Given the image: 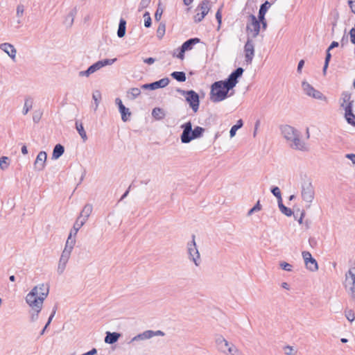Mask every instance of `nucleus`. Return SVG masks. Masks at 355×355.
Segmentation results:
<instances>
[{
    "label": "nucleus",
    "instance_id": "f257e3e1",
    "mask_svg": "<svg viewBox=\"0 0 355 355\" xmlns=\"http://www.w3.org/2000/svg\"><path fill=\"white\" fill-rule=\"evenodd\" d=\"M243 73L241 67L237 68L233 71L225 80L215 82L212 84L210 92V99L214 103H217L225 100L229 91L234 87L238 83V78Z\"/></svg>",
    "mask_w": 355,
    "mask_h": 355
},
{
    "label": "nucleus",
    "instance_id": "f03ea898",
    "mask_svg": "<svg viewBox=\"0 0 355 355\" xmlns=\"http://www.w3.org/2000/svg\"><path fill=\"white\" fill-rule=\"evenodd\" d=\"M49 293V286L45 284L35 286L26 295L25 301L31 309H42L43 304Z\"/></svg>",
    "mask_w": 355,
    "mask_h": 355
},
{
    "label": "nucleus",
    "instance_id": "7ed1b4c3",
    "mask_svg": "<svg viewBox=\"0 0 355 355\" xmlns=\"http://www.w3.org/2000/svg\"><path fill=\"white\" fill-rule=\"evenodd\" d=\"M281 132L290 148L303 152L309 150V145L301 139L300 132L295 128L284 125L281 127Z\"/></svg>",
    "mask_w": 355,
    "mask_h": 355
},
{
    "label": "nucleus",
    "instance_id": "20e7f679",
    "mask_svg": "<svg viewBox=\"0 0 355 355\" xmlns=\"http://www.w3.org/2000/svg\"><path fill=\"white\" fill-rule=\"evenodd\" d=\"M74 245H73L72 241H67L64 250H62L60 257L58 261L57 272L58 275H62L66 269L67 263L71 257L72 250Z\"/></svg>",
    "mask_w": 355,
    "mask_h": 355
},
{
    "label": "nucleus",
    "instance_id": "39448f33",
    "mask_svg": "<svg viewBox=\"0 0 355 355\" xmlns=\"http://www.w3.org/2000/svg\"><path fill=\"white\" fill-rule=\"evenodd\" d=\"M301 196L302 200L309 203V207L315 198V189L311 178H306L301 184Z\"/></svg>",
    "mask_w": 355,
    "mask_h": 355
},
{
    "label": "nucleus",
    "instance_id": "423d86ee",
    "mask_svg": "<svg viewBox=\"0 0 355 355\" xmlns=\"http://www.w3.org/2000/svg\"><path fill=\"white\" fill-rule=\"evenodd\" d=\"M191 237V241L187 243V254L189 260L198 267L201 263V257L196 243V236L193 234Z\"/></svg>",
    "mask_w": 355,
    "mask_h": 355
},
{
    "label": "nucleus",
    "instance_id": "0eeeda50",
    "mask_svg": "<svg viewBox=\"0 0 355 355\" xmlns=\"http://www.w3.org/2000/svg\"><path fill=\"white\" fill-rule=\"evenodd\" d=\"M180 128L182 129V132L180 135V139L182 144H189L192 140L196 139L191 121L182 124Z\"/></svg>",
    "mask_w": 355,
    "mask_h": 355
},
{
    "label": "nucleus",
    "instance_id": "6e6552de",
    "mask_svg": "<svg viewBox=\"0 0 355 355\" xmlns=\"http://www.w3.org/2000/svg\"><path fill=\"white\" fill-rule=\"evenodd\" d=\"M180 94L185 96L186 101L189 103L190 107L194 112H196L199 108V96L193 91L178 90Z\"/></svg>",
    "mask_w": 355,
    "mask_h": 355
},
{
    "label": "nucleus",
    "instance_id": "1a4fd4ad",
    "mask_svg": "<svg viewBox=\"0 0 355 355\" xmlns=\"http://www.w3.org/2000/svg\"><path fill=\"white\" fill-rule=\"evenodd\" d=\"M210 8V0H202L196 9L194 21L196 22L201 21L205 18V17L208 14Z\"/></svg>",
    "mask_w": 355,
    "mask_h": 355
},
{
    "label": "nucleus",
    "instance_id": "9d476101",
    "mask_svg": "<svg viewBox=\"0 0 355 355\" xmlns=\"http://www.w3.org/2000/svg\"><path fill=\"white\" fill-rule=\"evenodd\" d=\"M250 22L247 24L248 37L253 39L255 38L259 33L261 26L257 17L251 15L249 17Z\"/></svg>",
    "mask_w": 355,
    "mask_h": 355
},
{
    "label": "nucleus",
    "instance_id": "9b49d317",
    "mask_svg": "<svg viewBox=\"0 0 355 355\" xmlns=\"http://www.w3.org/2000/svg\"><path fill=\"white\" fill-rule=\"evenodd\" d=\"M302 87L304 92L307 96L318 100L327 101V97L322 92L313 88L309 83L303 81Z\"/></svg>",
    "mask_w": 355,
    "mask_h": 355
},
{
    "label": "nucleus",
    "instance_id": "f8f14e48",
    "mask_svg": "<svg viewBox=\"0 0 355 355\" xmlns=\"http://www.w3.org/2000/svg\"><path fill=\"white\" fill-rule=\"evenodd\" d=\"M199 42L200 39L198 38H191L182 44L179 49L177 50L179 51L178 54H176L175 52H174L173 56H176L178 58L183 60L184 58L185 51L191 50L193 46Z\"/></svg>",
    "mask_w": 355,
    "mask_h": 355
},
{
    "label": "nucleus",
    "instance_id": "ddd939ff",
    "mask_svg": "<svg viewBox=\"0 0 355 355\" xmlns=\"http://www.w3.org/2000/svg\"><path fill=\"white\" fill-rule=\"evenodd\" d=\"M303 259L304 261V263L306 268L311 271L315 272L318 270V265L316 260L313 258L311 254L308 251H304L302 253Z\"/></svg>",
    "mask_w": 355,
    "mask_h": 355
},
{
    "label": "nucleus",
    "instance_id": "4468645a",
    "mask_svg": "<svg viewBox=\"0 0 355 355\" xmlns=\"http://www.w3.org/2000/svg\"><path fill=\"white\" fill-rule=\"evenodd\" d=\"M245 59L248 64H251L254 55V44L252 39L248 37L244 46Z\"/></svg>",
    "mask_w": 355,
    "mask_h": 355
},
{
    "label": "nucleus",
    "instance_id": "2eb2a0df",
    "mask_svg": "<svg viewBox=\"0 0 355 355\" xmlns=\"http://www.w3.org/2000/svg\"><path fill=\"white\" fill-rule=\"evenodd\" d=\"M339 103L343 110H346L349 107L353 108L354 101L352 99V94L348 92H343L339 99Z\"/></svg>",
    "mask_w": 355,
    "mask_h": 355
},
{
    "label": "nucleus",
    "instance_id": "dca6fc26",
    "mask_svg": "<svg viewBox=\"0 0 355 355\" xmlns=\"http://www.w3.org/2000/svg\"><path fill=\"white\" fill-rule=\"evenodd\" d=\"M47 154L45 151H40L34 162V169L37 171H42L46 166Z\"/></svg>",
    "mask_w": 355,
    "mask_h": 355
},
{
    "label": "nucleus",
    "instance_id": "f3484780",
    "mask_svg": "<svg viewBox=\"0 0 355 355\" xmlns=\"http://www.w3.org/2000/svg\"><path fill=\"white\" fill-rule=\"evenodd\" d=\"M85 223L84 220H80V218H77L73 224V228L71 230L67 241H72L73 245L76 243V236L78 230L84 225Z\"/></svg>",
    "mask_w": 355,
    "mask_h": 355
},
{
    "label": "nucleus",
    "instance_id": "a211bd4d",
    "mask_svg": "<svg viewBox=\"0 0 355 355\" xmlns=\"http://www.w3.org/2000/svg\"><path fill=\"white\" fill-rule=\"evenodd\" d=\"M0 49L6 53L12 60H15L17 50L15 46L10 43H2L0 44Z\"/></svg>",
    "mask_w": 355,
    "mask_h": 355
},
{
    "label": "nucleus",
    "instance_id": "6ab92c4d",
    "mask_svg": "<svg viewBox=\"0 0 355 355\" xmlns=\"http://www.w3.org/2000/svg\"><path fill=\"white\" fill-rule=\"evenodd\" d=\"M92 210V205L91 204H86L77 218H80V220H84V223H86L89 216L91 215Z\"/></svg>",
    "mask_w": 355,
    "mask_h": 355
},
{
    "label": "nucleus",
    "instance_id": "aec40b11",
    "mask_svg": "<svg viewBox=\"0 0 355 355\" xmlns=\"http://www.w3.org/2000/svg\"><path fill=\"white\" fill-rule=\"evenodd\" d=\"M216 344L218 347V349L224 354H227V350L228 347H230L232 343H230L226 339H225L223 336H220L216 340Z\"/></svg>",
    "mask_w": 355,
    "mask_h": 355
},
{
    "label": "nucleus",
    "instance_id": "412c9836",
    "mask_svg": "<svg viewBox=\"0 0 355 355\" xmlns=\"http://www.w3.org/2000/svg\"><path fill=\"white\" fill-rule=\"evenodd\" d=\"M153 331L147 330L133 337L130 342L150 339L153 337Z\"/></svg>",
    "mask_w": 355,
    "mask_h": 355
},
{
    "label": "nucleus",
    "instance_id": "4be33fe9",
    "mask_svg": "<svg viewBox=\"0 0 355 355\" xmlns=\"http://www.w3.org/2000/svg\"><path fill=\"white\" fill-rule=\"evenodd\" d=\"M34 100L31 96H26L24 99V104L22 109V114L26 115L33 108Z\"/></svg>",
    "mask_w": 355,
    "mask_h": 355
},
{
    "label": "nucleus",
    "instance_id": "5701e85b",
    "mask_svg": "<svg viewBox=\"0 0 355 355\" xmlns=\"http://www.w3.org/2000/svg\"><path fill=\"white\" fill-rule=\"evenodd\" d=\"M121 334L116 332H107L105 338V342L108 344H113L116 343L120 338Z\"/></svg>",
    "mask_w": 355,
    "mask_h": 355
},
{
    "label": "nucleus",
    "instance_id": "b1692460",
    "mask_svg": "<svg viewBox=\"0 0 355 355\" xmlns=\"http://www.w3.org/2000/svg\"><path fill=\"white\" fill-rule=\"evenodd\" d=\"M169 83V79L168 78H164L158 81H155L151 83L152 90L157 89L158 88H163L167 86Z\"/></svg>",
    "mask_w": 355,
    "mask_h": 355
},
{
    "label": "nucleus",
    "instance_id": "393cba45",
    "mask_svg": "<svg viewBox=\"0 0 355 355\" xmlns=\"http://www.w3.org/2000/svg\"><path fill=\"white\" fill-rule=\"evenodd\" d=\"M345 111V118L347 121V122L355 126V115L352 112V108H349L344 110Z\"/></svg>",
    "mask_w": 355,
    "mask_h": 355
},
{
    "label": "nucleus",
    "instance_id": "a878e982",
    "mask_svg": "<svg viewBox=\"0 0 355 355\" xmlns=\"http://www.w3.org/2000/svg\"><path fill=\"white\" fill-rule=\"evenodd\" d=\"M64 152V148L61 144H57L53 148L52 159H58Z\"/></svg>",
    "mask_w": 355,
    "mask_h": 355
},
{
    "label": "nucleus",
    "instance_id": "bb28decb",
    "mask_svg": "<svg viewBox=\"0 0 355 355\" xmlns=\"http://www.w3.org/2000/svg\"><path fill=\"white\" fill-rule=\"evenodd\" d=\"M270 7V3L268 1H266L264 3H263L259 9V19L263 20L265 18V15L268 10V9Z\"/></svg>",
    "mask_w": 355,
    "mask_h": 355
},
{
    "label": "nucleus",
    "instance_id": "cd10ccee",
    "mask_svg": "<svg viewBox=\"0 0 355 355\" xmlns=\"http://www.w3.org/2000/svg\"><path fill=\"white\" fill-rule=\"evenodd\" d=\"M76 128L78 132V134L80 135V136L81 137V138L83 139V141H85L87 140V134H86V132L83 128V125L81 123H79L78 121H76Z\"/></svg>",
    "mask_w": 355,
    "mask_h": 355
},
{
    "label": "nucleus",
    "instance_id": "c85d7f7f",
    "mask_svg": "<svg viewBox=\"0 0 355 355\" xmlns=\"http://www.w3.org/2000/svg\"><path fill=\"white\" fill-rule=\"evenodd\" d=\"M119 110L121 114L122 121L124 122L128 121L130 119V116L131 115V112H130L129 109L123 106L119 109Z\"/></svg>",
    "mask_w": 355,
    "mask_h": 355
},
{
    "label": "nucleus",
    "instance_id": "c756f323",
    "mask_svg": "<svg viewBox=\"0 0 355 355\" xmlns=\"http://www.w3.org/2000/svg\"><path fill=\"white\" fill-rule=\"evenodd\" d=\"M125 25L126 21L123 19H121L117 31V35L119 37H123L125 34Z\"/></svg>",
    "mask_w": 355,
    "mask_h": 355
},
{
    "label": "nucleus",
    "instance_id": "7c9ffc66",
    "mask_svg": "<svg viewBox=\"0 0 355 355\" xmlns=\"http://www.w3.org/2000/svg\"><path fill=\"white\" fill-rule=\"evenodd\" d=\"M152 116L157 120H161L164 117L165 114L161 108L155 107L152 111Z\"/></svg>",
    "mask_w": 355,
    "mask_h": 355
},
{
    "label": "nucleus",
    "instance_id": "2f4dec72",
    "mask_svg": "<svg viewBox=\"0 0 355 355\" xmlns=\"http://www.w3.org/2000/svg\"><path fill=\"white\" fill-rule=\"evenodd\" d=\"M141 94L140 89L137 87H133L129 89L128 92V97L130 99H135L137 98Z\"/></svg>",
    "mask_w": 355,
    "mask_h": 355
},
{
    "label": "nucleus",
    "instance_id": "473e14b6",
    "mask_svg": "<svg viewBox=\"0 0 355 355\" xmlns=\"http://www.w3.org/2000/svg\"><path fill=\"white\" fill-rule=\"evenodd\" d=\"M171 76L179 82H184L186 80V75L182 71H174L171 73Z\"/></svg>",
    "mask_w": 355,
    "mask_h": 355
},
{
    "label": "nucleus",
    "instance_id": "72a5a7b5",
    "mask_svg": "<svg viewBox=\"0 0 355 355\" xmlns=\"http://www.w3.org/2000/svg\"><path fill=\"white\" fill-rule=\"evenodd\" d=\"M92 98L94 101L95 107H94V111H96L99 105L101 99V94L99 91L96 90L93 92L92 94Z\"/></svg>",
    "mask_w": 355,
    "mask_h": 355
},
{
    "label": "nucleus",
    "instance_id": "f704fd0d",
    "mask_svg": "<svg viewBox=\"0 0 355 355\" xmlns=\"http://www.w3.org/2000/svg\"><path fill=\"white\" fill-rule=\"evenodd\" d=\"M278 206L281 212L284 215L287 216H291L293 214V211L290 208H288L286 206H284L282 201H279L278 202Z\"/></svg>",
    "mask_w": 355,
    "mask_h": 355
},
{
    "label": "nucleus",
    "instance_id": "c9c22d12",
    "mask_svg": "<svg viewBox=\"0 0 355 355\" xmlns=\"http://www.w3.org/2000/svg\"><path fill=\"white\" fill-rule=\"evenodd\" d=\"M10 165V159L6 156L0 157V168L1 170H6Z\"/></svg>",
    "mask_w": 355,
    "mask_h": 355
},
{
    "label": "nucleus",
    "instance_id": "e433bc0d",
    "mask_svg": "<svg viewBox=\"0 0 355 355\" xmlns=\"http://www.w3.org/2000/svg\"><path fill=\"white\" fill-rule=\"evenodd\" d=\"M41 311L42 309H31L29 311L30 321L32 322L37 321L39 318V313Z\"/></svg>",
    "mask_w": 355,
    "mask_h": 355
},
{
    "label": "nucleus",
    "instance_id": "4c0bfd02",
    "mask_svg": "<svg viewBox=\"0 0 355 355\" xmlns=\"http://www.w3.org/2000/svg\"><path fill=\"white\" fill-rule=\"evenodd\" d=\"M344 313L346 318L350 322H352L355 320V312L352 309H346Z\"/></svg>",
    "mask_w": 355,
    "mask_h": 355
},
{
    "label": "nucleus",
    "instance_id": "58836bf2",
    "mask_svg": "<svg viewBox=\"0 0 355 355\" xmlns=\"http://www.w3.org/2000/svg\"><path fill=\"white\" fill-rule=\"evenodd\" d=\"M166 25L164 23H160L157 30V37L162 39L165 34Z\"/></svg>",
    "mask_w": 355,
    "mask_h": 355
},
{
    "label": "nucleus",
    "instance_id": "ea45409f",
    "mask_svg": "<svg viewBox=\"0 0 355 355\" xmlns=\"http://www.w3.org/2000/svg\"><path fill=\"white\" fill-rule=\"evenodd\" d=\"M226 355H241L240 351L233 345L232 344L228 349L227 350Z\"/></svg>",
    "mask_w": 355,
    "mask_h": 355
},
{
    "label": "nucleus",
    "instance_id": "a19ab883",
    "mask_svg": "<svg viewBox=\"0 0 355 355\" xmlns=\"http://www.w3.org/2000/svg\"><path fill=\"white\" fill-rule=\"evenodd\" d=\"M193 132H194L196 139H199V138L202 137L205 131V128H203L200 126H196L194 128V129H193Z\"/></svg>",
    "mask_w": 355,
    "mask_h": 355
},
{
    "label": "nucleus",
    "instance_id": "79ce46f5",
    "mask_svg": "<svg viewBox=\"0 0 355 355\" xmlns=\"http://www.w3.org/2000/svg\"><path fill=\"white\" fill-rule=\"evenodd\" d=\"M261 209H262V206L261 205L259 200H258L257 202L256 203V205L248 211V216H250L252 214L260 211Z\"/></svg>",
    "mask_w": 355,
    "mask_h": 355
},
{
    "label": "nucleus",
    "instance_id": "37998d69",
    "mask_svg": "<svg viewBox=\"0 0 355 355\" xmlns=\"http://www.w3.org/2000/svg\"><path fill=\"white\" fill-rule=\"evenodd\" d=\"M116 61V58L113 59H104L102 60H99V63L101 64V68L105 67L107 65H112Z\"/></svg>",
    "mask_w": 355,
    "mask_h": 355
},
{
    "label": "nucleus",
    "instance_id": "c03bdc74",
    "mask_svg": "<svg viewBox=\"0 0 355 355\" xmlns=\"http://www.w3.org/2000/svg\"><path fill=\"white\" fill-rule=\"evenodd\" d=\"M272 193L277 198L278 202L282 201L281 191L279 187H275L271 189Z\"/></svg>",
    "mask_w": 355,
    "mask_h": 355
},
{
    "label": "nucleus",
    "instance_id": "a18cd8bd",
    "mask_svg": "<svg viewBox=\"0 0 355 355\" xmlns=\"http://www.w3.org/2000/svg\"><path fill=\"white\" fill-rule=\"evenodd\" d=\"M101 69V64L98 61L95 62L94 64H93L88 68L90 74L94 73V72L97 71L98 70H99Z\"/></svg>",
    "mask_w": 355,
    "mask_h": 355
},
{
    "label": "nucleus",
    "instance_id": "49530a36",
    "mask_svg": "<svg viewBox=\"0 0 355 355\" xmlns=\"http://www.w3.org/2000/svg\"><path fill=\"white\" fill-rule=\"evenodd\" d=\"M42 112L40 110H36L33 113V121L37 123L42 119Z\"/></svg>",
    "mask_w": 355,
    "mask_h": 355
},
{
    "label": "nucleus",
    "instance_id": "de8ad7c7",
    "mask_svg": "<svg viewBox=\"0 0 355 355\" xmlns=\"http://www.w3.org/2000/svg\"><path fill=\"white\" fill-rule=\"evenodd\" d=\"M144 26L146 28H149L151 26V18L148 12H146L144 14Z\"/></svg>",
    "mask_w": 355,
    "mask_h": 355
},
{
    "label": "nucleus",
    "instance_id": "09e8293b",
    "mask_svg": "<svg viewBox=\"0 0 355 355\" xmlns=\"http://www.w3.org/2000/svg\"><path fill=\"white\" fill-rule=\"evenodd\" d=\"M24 12V6L22 4H19L17 6L16 9V15L17 17L20 18L23 16Z\"/></svg>",
    "mask_w": 355,
    "mask_h": 355
},
{
    "label": "nucleus",
    "instance_id": "8fccbe9b",
    "mask_svg": "<svg viewBox=\"0 0 355 355\" xmlns=\"http://www.w3.org/2000/svg\"><path fill=\"white\" fill-rule=\"evenodd\" d=\"M280 267L283 270H284L286 271H288V272L292 271V270H293V266L291 264L284 262V261L280 263Z\"/></svg>",
    "mask_w": 355,
    "mask_h": 355
},
{
    "label": "nucleus",
    "instance_id": "3c124183",
    "mask_svg": "<svg viewBox=\"0 0 355 355\" xmlns=\"http://www.w3.org/2000/svg\"><path fill=\"white\" fill-rule=\"evenodd\" d=\"M222 8H223V6H221L220 8H219V9L218 10V11L216 13V18L218 23V28H220V24L222 22V14H221Z\"/></svg>",
    "mask_w": 355,
    "mask_h": 355
},
{
    "label": "nucleus",
    "instance_id": "603ef678",
    "mask_svg": "<svg viewBox=\"0 0 355 355\" xmlns=\"http://www.w3.org/2000/svg\"><path fill=\"white\" fill-rule=\"evenodd\" d=\"M150 1L151 0H141V2L139 3V10H141L147 8L150 4Z\"/></svg>",
    "mask_w": 355,
    "mask_h": 355
},
{
    "label": "nucleus",
    "instance_id": "864d4df0",
    "mask_svg": "<svg viewBox=\"0 0 355 355\" xmlns=\"http://www.w3.org/2000/svg\"><path fill=\"white\" fill-rule=\"evenodd\" d=\"M330 58H331V54L329 53V51H327V55H326V58H325V62H324V68H323V71L325 72L326 70H327V68L328 67V64H329V62L330 60Z\"/></svg>",
    "mask_w": 355,
    "mask_h": 355
},
{
    "label": "nucleus",
    "instance_id": "5fc2aeb1",
    "mask_svg": "<svg viewBox=\"0 0 355 355\" xmlns=\"http://www.w3.org/2000/svg\"><path fill=\"white\" fill-rule=\"evenodd\" d=\"M162 12H163V10L162 9H160L159 8H158L155 12V19L156 21H159L161 17H162Z\"/></svg>",
    "mask_w": 355,
    "mask_h": 355
},
{
    "label": "nucleus",
    "instance_id": "6e6d98bb",
    "mask_svg": "<svg viewBox=\"0 0 355 355\" xmlns=\"http://www.w3.org/2000/svg\"><path fill=\"white\" fill-rule=\"evenodd\" d=\"M350 41L352 44H355V30L351 29L349 31Z\"/></svg>",
    "mask_w": 355,
    "mask_h": 355
},
{
    "label": "nucleus",
    "instance_id": "4d7b16f0",
    "mask_svg": "<svg viewBox=\"0 0 355 355\" xmlns=\"http://www.w3.org/2000/svg\"><path fill=\"white\" fill-rule=\"evenodd\" d=\"M294 349L291 346H286L284 348L285 354L287 355H292L293 354Z\"/></svg>",
    "mask_w": 355,
    "mask_h": 355
},
{
    "label": "nucleus",
    "instance_id": "13d9d810",
    "mask_svg": "<svg viewBox=\"0 0 355 355\" xmlns=\"http://www.w3.org/2000/svg\"><path fill=\"white\" fill-rule=\"evenodd\" d=\"M55 312H56V308H54L51 315L49 316V319H48V321L46 324V326L49 327V325L51 324L55 314Z\"/></svg>",
    "mask_w": 355,
    "mask_h": 355
},
{
    "label": "nucleus",
    "instance_id": "bf43d9fd",
    "mask_svg": "<svg viewBox=\"0 0 355 355\" xmlns=\"http://www.w3.org/2000/svg\"><path fill=\"white\" fill-rule=\"evenodd\" d=\"M348 4L352 12L355 14V0H348Z\"/></svg>",
    "mask_w": 355,
    "mask_h": 355
},
{
    "label": "nucleus",
    "instance_id": "052dcab7",
    "mask_svg": "<svg viewBox=\"0 0 355 355\" xmlns=\"http://www.w3.org/2000/svg\"><path fill=\"white\" fill-rule=\"evenodd\" d=\"M239 129L234 125L230 131V137L232 138L236 135V132Z\"/></svg>",
    "mask_w": 355,
    "mask_h": 355
},
{
    "label": "nucleus",
    "instance_id": "680f3d73",
    "mask_svg": "<svg viewBox=\"0 0 355 355\" xmlns=\"http://www.w3.org/2000/svg\"><path fill=\"white\" fill-rule=\"evenodd\" d=\"M91 74H90L89 71L88 69L87 70H85V71H81L79 72V76H80V77H83V76L88 77Z\"/></svg>",
    "mask_w": 355,
    "mask_h": 355
},
{
    "label": "nucleus",
    "instance_id": "e2e57ef3",
    "mask_svg": "<svg viewBox=\"0 0 355 355\" xmlns=\"http://www.w3.org/2000/svg\"><path fill=\"white\" fill-rule=\"evenodd\" d=\"M155 60L153 58H148L144 59V62L148 64H152L155 62Z\"/></svg>",
    "mask_w": 355,
    "mask_h": 355
},
{
    "label": "nucleus",
    "instance_id": "0e129e2a",
    "mask_svg": "<svg viewBox=\"0 0 355 355\" xmlns=\"http://www.w3.org/2000/svg\"><path fill=\"white\" fill-rule=\"evenodd\" d=\"M346 157L352 161L355 164V154H347Z\"/></svg>",
    "mask_w": 355,
    "mask_h": 355
},
{
    "label": "nucleus",
    "instance_id": "69168bd1",
    "mask_svg": "<svg viewBox=\"0 0 355 355\" xmlns=\"http://www.w3.org/2000/svg\"><path fill=\"white\" fill-rule=\"evenodd\" d=\"M304 64V61L303 60H301L297 66V72L301 73L302 68L303 67Z\"/></svg>",
    "mask_w": 355,
    "mask_h": 355
},
{
    "label": "nucleus",
    "instance_id": "338daca9",
    "mask_svg": "<svg viewBox=\"0 0 355 355\" xmlns=\"http://www.w3.org/2000/svg\"><path fill=\"white\" fill-rule=\"evenodd\" d=\"M97 353V350L95 348H93L92 350L83 354L82 355H95Z\"/></svg>",
    "mask_w": 355,
    "mask_h": 355
},
{
    "label": "nucleus",
    "instance_id": "774afa93",
    "mask_svg": "<svg viewBox=\"0 0 355 355\" xmlns=\"http://www.w3.org/2000/svg\"><path fill=\"white\" fill-rule=\"evenodd\" d=\"M116 103L118 105L119 109H120L121 107H123L124 105L123 104L121 100L119 98H116L115 100Z\"/></svg>",
    "mask_w": 355,
    "mask_h": 355
}]
</instances>
